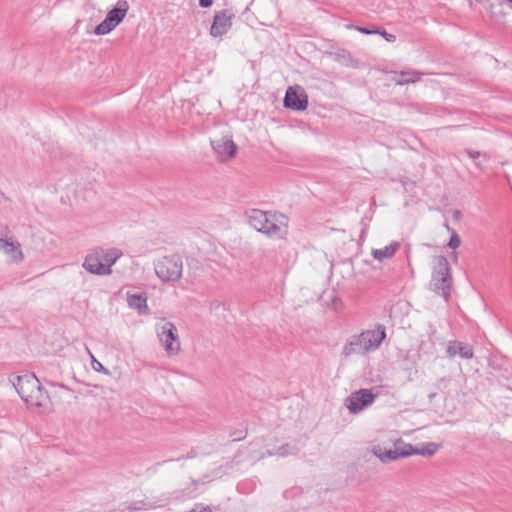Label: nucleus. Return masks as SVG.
<instances>
[{
    "mask_svg": "<svg viewBox=\"0 0 512 512\" xmlns=\"http://www.w3.org/2000/svg\"><path fill=\"white\" fill-rule=\"evenodd\" d=\"M156 334L168 356H175L180 352L181 344L176 326L169 321L156 326Z\"/></svg>",
    "mask_w": 512,
    "mask_h": 512,
    "instance_id": "423d86ee",
    "label": "nucleus"
},
{
    "mask_svg": "<svg viewBox=\"0 0 512 512\" xmlns=\"http://www.w3.org/2000/svg\"><path fill=\"white\" fill-rule=\"evenodd\" d=\"M0 249L15 263H19L24 259L23 252L18 242L8 241L2 238L0 239Z\"/></svg>",
    "mask_w": 512,
    "mask_h": 512,
    "instance_id": "dca6fc26",
    "label": "nucleus"
},
{
    "mask_svg": "<svg viewBox=\"0 0 512 512\" xmlns=\"http://www.w3.org/2000/svg\"><path fill=\"white\" fill-rule=\"evenodd\" d=\"M376 395L369 389H360L353 392L346 399V406L350 413L357 414L373 404Z\"/></svg>",
    "mask_w": 512,
    "mask_h": 512,
    "instance_id": "6e6552de",
    "label": "nucleus"
},
{
    "mask_svg": "<svg viewBox=\"0 0 512 512\" xmlns=\"http://www.w3.org/2000/svg\"><path fill=\"white\" fill-rule=\"evenodd\" d=\"M251 445H258V446H260V444H258V443H256V442H255V443H254V442H251Z\"/></svg>",
    "mask_w": 512,
    "mask_h": 512,
    "instance_id": "473e14b6",
    "label": "nucleus"
},
{
    "mask_svg": "<svg viewBox=\"0 0 512 512\" xmlns=\"http://www.w3.org/2000/svg\"><path fill=\"white\" fill-rule=\"evenodd\" d=\"M460 244H461L460 237L458 236L457 233L453 232L449 239L448 246L452 249H456L460 246Z\"/></svg>",
    "mask_w": 512,
    "mask_h": 512,
    "instance_id": "5701e85b",
    "label": "nucleus"
},
{
    "mask_svg": "<svg viewBox=\"0 0 512 512\" xmlns=\"http://www.w3.org/2000/svg\"><path fill=\"white\" fill-rule=\"evenodd\" d=\"M188 512H212L209 506H204L203 504H196L193 509Z\"/></svg>",
    "mask_w": 512,
    "mask_h": 512,
    "instance_id": "b1692460",
    "label": "nucleus"
},
{
    "mask_svg": "<svg viewBox=\"0 0 512 512\" xmlns=\"http://www.w3.org/2000/svg\"><path fill=\"white\" fill-rule=\"evenodd\" d=\"M157 506L150 503V502H144V501H137V502H134L131 506H130V511H141V510H150V509H154L156 508Z\"/></svg>",
    "mask_w": 512,
    "mask_h": 512,
    "instance_id": "4be33fe9",
    "label": "nucleus"
},
{
    "mask_svg": "<svg viewBox=\"0 0 512 512\" xmlns=\"http://www.w3.org/2000/svg\"><path fill=\"white\" fill-rule=\"evenodd\" d=\"M213 4V0H199V6L202 8H208Z\"/></svg>",
    "mask_w": 512,
    "mask_h": 512,
    "instance_id": "c85d7f7f",
    "label": "nucleus"
},
{
    "mask_svg": "<svg viewBox=\"0 0 512 512\" xmlns=\"http://www.w3.org/2000/svg\"><path fill=\"white\" fill-rule=\"evenodd\" d=\"M398 78H395L397 85H405L409 83H415L421 79V73L417 71H401L397 73Z\"/></svg>",
    "mask_w": 512,
    "mask_h": 512,
    "instance_id": "aec40b11",
    "label": "nucleus"
},
{
    "mask_svg": "<svg viewBox=\"0 0 512 512\" xmlns=\"http://www.w3.org/2000/svg\"><path fill=\"white\" fill-rule=\"evenodd\" d=\"M5 200H7V197L4 195V193L0 192V204Z\"/></svg>",
    "mask_w": 512,
    "mask_h": 512,
    "instance_id": "c756f323",
    "label": "nucleus"
},
{
    "mask_svg": "<svg viewBox=\"0 0 512 512\" xmlns=\"http://www.w3.org/2000/svg\"><path fill=\"white\" fill-rule=\"evenodd\" d=\"M430 289L437 295L442 296L447 302L450 298L452 275L450 264L443 255L433 258Z\"/></svg>",
    "mask_w": 512,
    "mask_h": 512,
    "instance_id": "20e7f679",
    "label": "nucleus"
},
{
    "mask_svg": "<svg viewBox=\"0 0 512 512\" xmlns=\"http://www.w3.org/2000/svg\"><path fill=\"white\" fill-rule=\"evenodd\" d=\"M386 338L384 325H377L375 329L365 330L360 334L351 336L342 349V355L348 358L355 354L367 355L376 351Z\"/></svg>",
    "mask_w": 512,
    "mask_h": 512,
    "instance_id": "f257e3e1",
    "label": "nucleus"
},
{
    "mask_svg": "<svg viewBox=\"0 0 512 512\" xmlns=\"http://www.w3.org/2000/svg\"><path fill=\"white\" fill-rule=\"evenodd\" d=\"M245 436H246V434H244V435H242V434H241V435H239V436L235 437V438H234V441L242 440V439H244V438H245Z\"/></svg>",
    "mask_w": 512,
    "mask_h": 512,
    "instance_id": "7c9ffc66",
    "label": "nucleus"
},
{
    "mask_svg": "<svg viewBox=\"0 0 512 512\" xmlns=\"http://www.w3.org/2000/svg\"><path fill=\"white\" fill-rule=\"evenodd\" d=\"M233 18L234 13L229 9L217 11L210 28V35L215 38L225 35L232 27Z\"/></svg>",
    "mask_w": 512,
    "mask_h": 512,
    "instance_id": "1a4fd4ad",
    "label": "nucleus"
},
{
    "mask_svg": "<svg viewBox=\"0 0 512 512\" xmlns=\"http://www.w3.org/2000/svg\"><path fill=\"white\" fill-rule=\"evenodd\" d=\"M466 154L471 158V159H477L479 158L480 156L484 155L482 152L480 151H474V150H471V149H466L465 150Z\"/></svg>",
    "mask_w": 512,
    "mask_h": 512,
    "instance_id": "393cba45",
    "label": "nucleus"
},
{
    "mask_svg": "<svg viewBox=\"0 0 512 512\" xmlns=\"http://www.w3.org/2000/svg\"><path fill=\"white\" fill-rule=\"evenodd\" d=\"M88 353H89V355H90V356H91V358H92V366H93V368H94L96 371H99L100 369H103L102 364H101L100 362H98V361L94 358L93 354H92L89 350H88Z\"/></svg>",
    "mask_w": 512,
    "mask_h": 512,
    "instance_id": "bb28decb",
    "label": "nucleus"
},
{
    "mask_svg": "<svg viewBox=\"0 0 512 512\" xmlns=\"http://www.w3.org/2000/svg\"><path fill=\"white\" fill-rule=\"evenodd\" d=\"M247 221L255 230L271 238H283L287 234L282 214L252 209L247 212Z\"/></svg>",
    "mask_w": 512,
    "mask_h": 512,
    "instance_id": "f03ea898",
    "label": "nucleus"
},
{
    "mask_svg": "<svg viewBox=\"0 0 512 512\" xmlns=\"http://www.w3.org/2000/svg\"><path fill=\"white\" fill-rule=\"evenodd\" d=\"M155 273L163 282H176L182 277L183 262L179 255L164 256L155 263Z\"/></svg>",
    "mask_w": 512,
    "mask_h": 512,
    "instance_id": "39448f33",
    "label": "nucleus"
},
{
    "mask_svg": "<svg viewBox=\"0 0 512 512\" xmlns=\"http://www.w3.org/2000/svg\"><path fill=\"white\" fill-rule=\"evenodd\" d=\"M437 450H438V445L430 442V443L423 445L421 448L413 447V455L418 454V455H423V456H432L433 454L436 453Z\"/></svg>",
    "mask_w": 512,
    "mask_h": 512,
    "instance_id": "412c9836",
    "label": "nucleus"
},
{
    "mask_svg": "<svg viewBox=\"0 0 512 512\" xmlns=\"http://www.w3.org/2000/svg\"><path fill=\"white\" fill-rule=\"evenodd\" d=\"M211 146L217 159L221 162L229 161L237 152V145L231 137L227 136L211 140Z\"/></svg>",
    "mask_w": 512,
    "mask_h": 512,
    "instance_id": "9d476101",
    "label": "nucleus"
},
{
    "mask_svg": "<svg viewBox=\"0 0 512 512\" xmlns=\"http://www.w3.org/2000/svg\"><path fill=\"white\" fill-rule=\"evenodd\" d=\"M83 268L91 274L96 275H110L112 273V270L109 269L107 265H103L97 250L85 257Z\"/></svg>",
    "mask_w": 512,
    "mask_h": 512,
    "instance_id": "4468645a",
    "label": "nucleus"
},
{
    "mask_svg": "<svg viewBox=\"0 0 512 512\" xmlns=\"http://www.w3.org/2000/svg\"><path fill=\"white\" fill-rule=\"evenodd\" d=\"M446 353L450 358L459 356L462 359H472L474 357L471 345L456 340L447 343Z\"/></svg>",
    "mask_w": 512,
    "mask_h": 512,
    "instance_id": "2eb2a0df",
    "label": "nucleus"
},
{
    "mask_svg": "<svg viewBox=\"0 0 512 512\" xmlns=\"http://www.w3.org/2000/svg\"><path fill=\"white\" fill-rule=\"evenodd\" d=\"M97 252L103 262V265H107L109 269H111L112 265H114L122 255L121 250L117 248L108 250L97 249Z\"/></svg>",
    "mask_w": 512,
    "mask_h": 512,
    "instance_id": "6ab92c4d",
    "label": "nucleus"
},
{
    "mask_svg": "<svg viewBox=\"0 0 512 512\" xmlns=\"http://www.w3.org/2000/svg\"><path fill=\"white\" fill-rule=\"evenodd\" d=\"M373 453L382 462H388L413 455V446L411 444L402 443L401 445H397L395 449L390 450H384L380 446H375Z\"/></svg>",
    "mask_w": 512,
    "mask_h": 512,
    "instance_id": "9b49d317",
    "label": "nucleus"
},
{
    "mask_svg": "<svg viewBox=\"0 0 512 512\" xmlns=\"http://www.w3.org/2000/svg\"><path fill=\"white\" fill-rule=\"evenodd\" d=\"M10 381L27 406L42 407L47 402L48 394L33 373L14 376Z\"/></svg>",
    "mask_w": 512,
    "mask_h": 512,
    "instance_id": "7ed1b4c3",
    "label": "nucleus"
},
{
    "mask_svg": "<svg viewBox=\"0 0 512 512\" xmlns=\"http://www.w3.org/2000/svg\"><path fill=\"white\" fill-rule=\"evenodd\" d=\"M127 303L131 309H136L139 313H147V297L144 293L127 294Z\"/></svg>",
    "mask_w": 512,
    "mask_h": 512,
    "instance_id": "a211bd4d",
    "label": "nucleus"
},
{
    "mask_svg": "<svg viewBox=\"0 0 512 512\" xmlns=\"http://www.w3.org/2000/svg\"><path fill=\"white\" fill-rule=\"evenodd\" d=\"M400 246V242L392 241L389 245L385 246L384 248L372 249L371 255L375 260L382 262L385 259H391L399 250Z\"/></svg>",
    "mask_w": 512,
    "mask_h": 512,
    "instance_id": "f3484780",
    "label": "nucleus"
},
{
    "mask_svg": "<svg viewBox=\"0 0 512 512\" xmlns=\"http://www.w3.org/2000/svg\"><path fill=\"white\" fill-rule=\"evenodd\" d=\"M379 34H381L388 42H394L396 39L395 35L387 33L385 30L379 31Z\"/></svg>",
    "mask_w": 512,
    "mask_h": 512,
    "instance_id": "a878e982",
    "label": "nucleus"
},
{
    "mask_svg": "<svg viewBox=\"0 0 512 512\" xmlns=\"http://www.w3.org/2000/svg\"><path fill=\"white\" fill-rule=\"evenodd\" d=\"M443 382H445V379H444V378H441V379L439 380V384H440V383H443Z\"/></svg>",
    "mask_w": 512,
    "mask_h": 512,
    "instance_id": "2f4dec72",
    "label": "nucleus"
},
{
    "mask_svg": "<svg viewBox=\"0 0 512 512\" xmlns=\"http://www.w3.org/2000/svg\"><path fill=\"white\" fill-rule=\"evenodd\" d=\"M128 10V2L126 0H119L116 6L107 13L105 19L96 26L94 33L96 35H106L110 33L123 21Z\"/></svg>",
    "mask_w": 512,
    "mask_h": 512,
    "instance_id": "0eeeda50",
    "label": "nucleus"
},
{
    "mask_svg": "<svg viewBox=\"0 0 512 512\" xmlns=\"http://www.w3.org/2000/svg\"><path fill=\"white\" fill-rule=\"evenodd\" d=\"M284 106L294 111H304L308 106V97L303 90L298 92L293 87H289L284 97Z\"/></svg>",
    "mask_w": 512,
    "mask_h": 512,
    "instance_id": "f8f14e48",
    "label": "nucleus"
},
{
    "mask_svg": "<svg viewBox=\"0 0 512 512\" xmlns=\"http://www.w3.org/2000/svg\"><path fill=\"white\" fill-rule=\"evenodd\" d=\"M356 29H357L359 32H361V33H363V34H367V35H368V34H373V33H379V30H378V29H376V30H369V29H367V28H365V27H359V26H357V27H356Z\"/></svg>",
    "mask_w": 512,
    "mask_h": 512,
    "instance_id": "cd10ccee",
    "label": "nucleus"
},
{
    "mask_svg": "<svg viewBox=\"0 0 512 512\" xmlns=\"http://www.w3.org/2000/svg\"><path fill=\"white\" fill-rule=\"evenodd\" d=\"M299 451V448L295 444L286 443L282 446H280L277 450H267L266 452H256V451H250L249 457L253 461L261 460L265 457H271V456H280V457H287L290 455H296Z\"/></svg>",
    "mask_w": 512,
    "mask_h": 512,
    "instance_id": "ddd939ff",
    "label": "nucleus"
}]
</instances>
